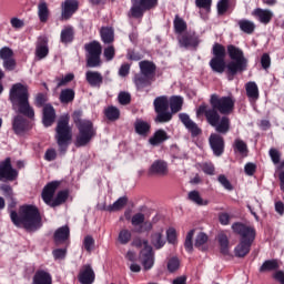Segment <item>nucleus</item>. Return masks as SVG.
Instances as JSON below:
<instances>
[{"label": "nucleus", "instance_id": "obj_35", "mask_svg": "<svg viewBox=\"0 0 284 284\" xmlns=\"http://www.w3.org/2000/svg\"><path fill=\"white\" fill-rule=\"evenodd\" d=\"M132 241V231L128 229L120 230L118 234V242L120 245H128Z\"/></svg>", "mask_w": 284, "mask_h": 284}, {"label": "nucleus", "instance_id": "obj_54", "mask_svg": "<svg viewBox=\"0 0 284 284\" xmlns=\"http://www.w3.org/2000/svg\"><path fill=\"white\" fill-rule=\"evenodd\" d=\"M192 239H194V230H191L186 234V239H185V243H184V247H185L186 252H192V250L194 247L192 244Z\"/></svg>", "mask_w": 284, "mask_h": 284}, {"label": "nucleus", "instance_id": "obj_23", "mask_svg": "<svg viewBox=\"0 0 284 284\" xmlns=\"http://www.w3.org/2000/svg\"><path fill=\"white\" fill-rule=\"evenodd\" d=\"M85 79L91 88L103 85V75L99 71H87Z\"/></svg>", "mask_w": 284, "mask_h": 284}, {"label": "nucleus", "instance_id": "obj_12", "mask_svg": "<svg viewBox=\"0 0 284 284\" xmlns=\"http://www.w3.org/2000/svg\"><path fill=\"white\" fill-rule=\"evenodd\" d=\"M19 176V172L12 169L10 158H7L3 162L0 163V181H16Z\"/></svg>", "mask_w": 284, "mask_h": 284}, {"label": "nucleus", "instance_id": "obj_25", "mask_svg": "<svg viewBox=\"0 0 284 284\" xmlns=\"http://www.w3.org/2000/svg\"><path fill=\"white\" fill-rule=\"evenodd\" d=\"M32 284H52V275L43 270L37 271Z\"/></svg>", "mask_w": 284, "mask_h": 284}, {"label": "nucleus", "instance_id": "obj_40", "mask_svg": "<svg viewBox=\"0 0 284 284\" xmlns=\"http://www.w3.org/2000/svg\"><path fill=\"white\" fill-rule=\"evenodd\" d=\"M217 241H219L222 254H229L230 240L227 239V235H225L224 233H220L217 235Z\"/></svg>", "mask_w": 284, "mask_h": 284}, {"label": "nucleus", "instance_id": "obj_17", "mask_svg": "<svg viewBox=\"0 0 284 284\" xmlns=\"http://www.w3.org/2000/svg\"><path fill=\"white\" fill-rule=\"evenodd\" d=\"M180 48H196L199 45V37L192 33H182L178 36Z\"/></svg>", "mask_w": 284, "mask_h": 284}, {"label": "nucleus", "instance_id": "obj_18", "mask_svg": "<svg viewBox=\"0 0 284 284\" xmlns=\"http://www.w3.org/2000/svg\"><path fill=\"white\" fill-rule=\"evenodd\" d=\"M78 278L81 284L94 283L95 275H94V270H92V266H90V264L82 266Z\"/></svg>", "mask_w": 284, "mask_h": 284}, {"label": "nucleus", "instance_id": "obj_2", "mask_svg": "<svg viewBox=\"0 0 284 284\" xmlns=\"http://www.w3.org/2000/svg\"><path fill=\"white\" fill-rule=\"evenodd\" d=\"M11 221L17 227H23L27 232H37L41 227V213L34 205H23L19 213L11 211Z\"/></svg>", "mask_w": 284, "mask_h": 284}, {"label": "nucleus", "instance_id": "obj_5", "mask_svg": "<svg viewBox=\"0 0 284 284\" xmlns=\"http://www.w3.org/2000/svg\"><path fill=\"white\" fill-rule=\"evenodd\" d=\"M74 123L79 130V134L75 138V148H85L97 136V128L90 120L75 118Z\"/></svg>", "mask_w": 284, "mask_h": 284}, {"label": "nucleus", "instance_id": "obj_51", "mask_svg": "<svg viewBox=\"0 0 284 284\" xmlns=\"http://www.w3.org/2000/svg\"><path fill=\"white\" fill-rule=\"evenodd\" d=\"M235 150L240 152V154L247 156V144L243 142V140H235L234 142Z\"/></svg>", "mask_w": 284, "mask_h": 284}, {"label": "nucleus", "instance_id": "obj_53", "mask_svg": "<svg viewBox=\"0 0 284 284\" xmlns=\"http://www.w3.org/2000/svg\"><path fill=\"white\" fill-rule=\"evenodd\" d=\"M61 103H70L72 101V89L62 90L60 93Z\"/></svg>", "mask_w": 284, "mask_h": 284}, {"label": "nucleus", "instance_id": "obj_50", "mask_svg": "<svg viewBox=\"0 0 284 284\" xmlns=\"http://www.w3.org/2000/svg\"><path fill=\"white\" fill-rule=\"evenodd\" d=\"M207 243V235L205 233L197 234L195 239V247L199 250H205V245Z\"/></svg>", "mask_w": 284, "mask_h": 284}, {"label": "nucleus", "instance_id": "obj_4", "mask_svg": "<svg viewBox=\"0 0 284 284\" xmlns=\"http://www.w3.org/2000/svg\"><path fill=\"white\" fill-rule=\"evenodd\" d=\"M232 230L235 234L241 235L240 245L235 247V256L243 258V256L250 254V247H252V243H254V239H256V230L239 222L232 225Z\"/></svg>", "mask_w": 284, "mask_h": 284}, {"label": "nucleus", "instance_id": "obj_16", "mask_svg": "<svg viewBox=\"0 0 284 284\" xmlns=\"http://www.w3.org/2000/svg\"><path fill=\"white\" fill-rule=\"evenodd\" d=\"M151 245H153L154 250H163L165 244L168 243V239H165L164 230L161 227L158 231H154L150 236Z\"/></svg>", "mask_w": 284, "mask_h": 284}, {"label": "nucleus", "instance_id": "obj_22", "mask_svg": "<svg viewBox=\"0 0 284 284\" xmlns=\"http://www.w3.org/2000/svg\"><path fill=\"white\" fill-rule=\"evenodd\" d=\"M252 16L256 17L260 23H264V26H267V23L272 21V17H274V12H272V10H268V9L257 8L252 12Z\"/></svg>", "mask_w": 284, "mask_h": 284}, {"label": "nucleus", "instance_id": "obj_24", "mask_svg": "<svg viewBox=\"0 0 284 284\" xmlns=\"http://www.w3.org/2000/svg\"><path fill=\"white\" fill-rule=\"evenodd\" d=\"M68 239H70V227L61 226L58 230H55L53 235V241L55 245H63V243H65Z\"/></svg>", "mask_w": 284, "mask_h": 284}, {"label": "nucleus", "instance_id": "obj_19", "mask_svg": "<svg viewBox=\"0 0 284 284\" xmlns=\"http://www.w3.org/2000/svg\"><path fill=\"white\" fill-rule=\"evenodd\" d=\"M133 82L138 90H143V88H149V85H152L154 78L140 72L134 75Z\"/></svg>", "mask_w": 284, "mask_h": 284}, {"label": "nucleus", "instance_id": "obj_8", "mask_svg": "<svg viewBox=\"0 0 284 284\" xmlns=\"http://www.w3.org/2000/svg\"><path fill=\"white\" fill-rule=\"evenodd\" d=\"M72 139V129L70 128V116L62 115L55 128L57 143H63V140L70 141Z\"/></svg>", "mask_w": 284, "mask_h": 284}, {"label": "nucleus", "instance_id": "obj_6", "mask_svg": "<svg viewBox=\"0 0 284 284\" xmlns=\"http://www.w3.org/2000/svg\"><path fill=\"white\" fill-rule=\"evenodd\" d=\"M227 52L230 59H232L226 65L229 74L234 77L237 72H245V70H247V59L243 54V50L230 44Z\"/></svg>", "mask_w": 284, "mask_h": 284}, {"label": "nucleus", "instance_id": "obj_1", "mask_svg": "<svg viewBox=\"0 0 284 284\" xmlns=\"http://www.w3.org/2000/svg\"><path fill=\"white\" fill-rule=\"evenodd\" d=\"M210 103L212 108H209L207 104H201L196 110V116L204 114L206 122L215 129V132L227 134V132H230V118H221V114H232L236 101L232 97L221 98L217 94H212Z\"/></svg>", "mask_w": 284, "mask_h": 284}, {"label": "nucleus", "instance_id": "obj_30", "mask_svg": "<svg viewBox=\"0 0 284 284\" xmlns=\"http://www.w3.org/2000/svg\"><path fill=\"white\" fill-rule=\"evenodd\" d=\"M163 141H168V133L163 130H158L153 136L149 139L150 145H161Z\"/></svg>", "mask_w": 284, "mask_h": 284}, {"label": "nucleus", "instance_id": "obj_41", "mask_svg": "<svg viewBox=\"0 0 284 284\" xmlns=\"http://www.w3.org/2000/svg\"><path fill=\"white\" fill-rule=\"evenodd\" d=\"M173 26L176 34L179 36L183 34V32L187 30V23H185V21L179 16L175 17Z\"/></svg>", "mask_w": 284, "mask_h": 284}, {"label": "nucleus", "instance_id": "obj_21", "mask_svg": "<svg viewBox=\"0 0 284 284\" xmlns=\"http://www.w3.org/2000/svg\"><path fill=\"white\" fill-rule=\"evenodd\" d=\"M170 170L165 161L158 160L149 169V174H156L158 176H168Z\"/></svg>", "mask_w": 284, "mask_h": 284}, {"label": "nucleus", "instance_id": "obj_15", "mask_svg": "<svg viewBox=\"0 0 284 284\" xmlns=\"http://www.w3.org/2000/svg\"><path fill=\"white\" fill-rule=\"evenodd\" d=\"M179 119L192 136H199V134H201V128H199V124H196V122H194L190 115H187V113H180Z\"/></svg>", "mask_w": 284, "mask_h": 284}, {"label": "nucleus", "instance_id": "obj_58", "mask_svg": "<svg viewBox=\"0 0 284 284\" xmlns=\"http://www.w3.org/2000/svg\"><path fill=\"white\" fill-rule=\"evenodd\" d=\"M83 246L87 252H92L94 250V239L90 235L84 237Z\"/></svg>", "mask_w": 284, "mask_h": 284}, {"label": "nucleus", "instance_id": "obj_34", "mask_svg": "<svg viewBox=\"0 0 284 284\" xmlns=\"http://www.w3.org/2000/svg\"><path fill=\"white\" fill-rule=\"evenodd\" d=\"M100 34L103 43H112L114 41V29L110 27H102Z\"/></svg>", "mask_w": 284, "mask_h": 284}, {"label": "nucleus", "instance_id": "obj_49", "mask_svg": "<svg viewBox=\"0 0 284 284\" xmlns=\"http://www.w3.org/2000/svg\"><path fill=\"white\" fill-rule=\"evenodd\" d=\"M144 221H145V214L136 213L131 217V225H133V227H141Z\"/></svg>", "mask_w": 284, "mask_h": 284}, {"label": "nucleus", "instance_id": "obj_62", "mask_svg": "<svg viewBox=\"0 0 284 284\" xmlns=\"http://www.w3.org/2000/svg\"><path fill=\"white\" fill-rule=\"evenodd\" d=\"M195 4L197 8H204V10L210 11L212 0H195Z\"/></svg>", "mask_w": 284, "mask_h": 284}, {"label": "nucleus", "instance_id": "obj_10", "mask_svg": "<svg viewBox=\"0 0 284 284\" xmlns=\"http://www.w3.org/2000/svg\"><path fill=\"white\" fill-rule=\"evenodd\" d=\"M139 258L146 272L154 267V250L146 240L143 241V248L140 252Z\"/></svg>", "mask_w": 284, "mask_h": 284}, {"label": "nucleus", "instance_id": "obj_20", "mask_svg": "<svg viewBox=\"0 0 284 284\" xmlns=\"http://www.w3.org/2000/svg\"><path fill=\"white\" fill-rule=\"evenodd\" d=\"M57 119V112L54 111V106L52 104H45L43 108L42 123L44 128H50L54 120Z\"/></svg>", "mask_w": 284, "mask_h": 284}, {"label": "nucleus", "instance_id": "obj_60", "mask_svg": "<svg viewBox=\"0 0 284 284\" xmlns=\"http://www.w3.org/2000/svg\"><path fill=\"white\" fill-rule=\"evenodd\" d=\"M53 254V258L55 261H62V258L65 257V255L68 254V250L65 248H55L52 251Z\"/></svg>", "mask_w": 284, "mask_h": 284}, {"label": "nucleus", "instance_id": "obj_27", "mask_svg": "<svg viewBox=\"0 0 284 284\" xmlns=\"http://www.w3.org/2000/svg\"><path fill=\"white\" fill-rule=\"evenodd\" d=\"M210 68L213 70V72L223 74L227 65L225 64V59L212 58L210 61Z\"/></svg>", "mask_w": 284, "mask_h": 284}, {"label": "nucleus", "instance_id": "obj_28", "mask_svg": "<svg viewBox=\"0 0 284 284\" xmlns=\"http://www.w3.org/2000/svg\"><path fill=\"white\" fill-rule=\"evenodd\" d=\"M139 65L140 73L146 74L148 77L154 79V72H156V65H154V63H152L151 61H141Z\"/></svg>", "mask_w": 284, "mask_h": 284}, {"label": "nucleus", "instance_id": "obj_13", "mask_svg": "<svg viewBox=\"0 0 284 284\" xmlns=\"http://www.w3.org/2000/svg\"><path fill=\"white\" fill-rule=\"evenodd\" d=\"M211 150L215 156H221L225 150V141H223V136L216 133H212L209 139Z\"/></svg>", "mask_w": 284, "mask_h": 284}, {"label": "nucleus", "instance_id": "obj_9", "mask_svg": "<svg viewBox=\"0 0 284 284\" xmlns=\"http://www.w3.org/2000/svg\"><path fill=\"white\" fill-rule=\"evenodd\" d=\"M88 52L87 65L89 68H99L101 65V43L93 41L85 45Z\"/></svg>", "mask_w": 284, "mask_h": 284}, {"label": "nucleus", "instance_id": "obj_64", "mask_svg": "<svg viewBox=\"0 0 284 284\" xmlns=\"http://www.w3.org/2000/svg\"><path fill=\"white\" fill-rule=\"evenodd\" d=\"M114 47L110 45L106 49H104V57L106 59V61H112V59H114Z\"/></svg>", "mask_w": 284, "mask_h": 284}, {"label": "nucleus", "instance_id": "obj_39", "mask_svg": "<svg viewBox=\"0 0 284 284\" xmlns=\"http://www.w3.org/2000/svg\"><path fill=\"white\" fill-rule=\"evenodd\" d=\"M49 52L50 50L48 49V42L45 40H43L37 45L36 55L39 60L45 59Z\"/></svg>", "mask_w": 284, "mask_h": 284}, {"label": "nucleus", "instance_id": "obj_52", "mask_svg": "<svg viewBox=\"0 0 284 284\" xmlns=\"http://www.w3.org/2000/svg\"><path fill=\"white\" fill-rule=\"evenodd\" d=\"M12 57H14V52L12 51V49L8 47H3L0 49V59H2V61H8L9 59H12Z\"/></svg>", "mask_w": 284, "mask_h": 284}, {"label": "nucleus", "instance_id": "obj_37", "mask_svg": "<svg viewBox=\"0 0 284 284\" xmlns=\"http://www.w3.org/2000/svg\"><path fill=\"white\" fill-rule=\"evenodd\" d=\"M170 108L171 112H181V109L183 108V98L179 95H173L170 99Z\"/></svg>", "mask_w": 284, "mask_h": 284}, {"label": "nucleus", "instance_id": "obj_59", "mask_svg": "<svg viewBox=\"0 0 284 284\" xmlns=\"http://www.w3.org/2000/svg\"><path fill=\"white\" fill-rule=\"evenodd\" d=\"M181 262L176 257H172L168 263L169 272H176V270H179Z\"/></svg>", "mask_w": 284, "mask_h": 284}, {"label": "nucleus", "instance_id": "obj_61", "mask_svg": "<svg viewBox=\"0 0 284 284\" xmlns=\"http://www.w3.org/2000/svg\"><path fill=\"white\" fill-rule=\"evenodd\" d=\"M230 0H220L217 2L219 14H225L227 12Z\"/></svg>", "mask_w": 284, "mask_h": 284}, {"label": "nucleus", "instance_id": "obj_63", "mask_svg": "<svg viewBox=\"0 0 284 284\" xmlns=\"http://www.w3.org/2000/svg\"><path fill=\"white\" fill-rule=\"evenodd\" d=\"M217 181L221 183V185H223L225 190H232V183H230V180H227L225 175H220Z\"/></svg>", "mask_w": 284, "mask_h": 284}, {"label": "nucleus", "instance_id": "obj_45", "mask_svg": "<svg viewBox=\"0 0 284 284\" xmlns=\"http://www.w3.org/2000/svg\"><path fill=\"white\" fill-rule=\"evenodd\" d=\"M274 270H278V261L268 260L263 263V265L260 268V272H272Z\"/></svg>", "mask_w": 284, "mask_h": 284}, {"label": "nucleus", "instance_id": "obj_57", "mask_svg": "<svg viewBox=\"0 0 284 284\" xmlns=\"http://www.w3.org/2000/svg\"><path fill=\"white\" fill-rule=\"evenodd\" d=\"M4 70H8V72H12V70H16L17 68V60L14 58H9V60H4L2 63Z\"/></svg>", "mask_w": 284, "mask_h": 284}, {"label": "nucleus", "instance_id": "obj_44", "mask_svg": "<svg viewBox=\"0 0 284 284\" xmlns=\"http://www.w3.org/2000/svg\"><path fill=\"white\" fill-rule=\"evenodd\" d=\"M104 114L109 121H116V119H119L121 115V112L116 106H108L104 111Z\"/></svg>", "mask_w": 284, "mask_h": 284}, {"label": "nucleus", "instance_id": "obj_32", "mask_svg": "<svg viewBox=\"0 0 284 284\" xmlns=\"http://www.w3.org/2000/svg\"><path fill=\"white\" fill-rule=\"evenodd\" d=\"M187 199L189 201H191V203H194L195 205H210V201L207 200H203V197H201V193H199V191H191L187 194Z\"/></svg>", "mask_w": 284, "mask_h": 284}, {"label": "nucleus", "instance_id": "obj_48", "mask_svg": "<svg viewBox=\"0 0 284 284\" xmlns=\"http://www.w3.org/2000/svg\"><path fill=\"white\" fill-rule=\"evenodd\" d=\"M213 59H224L225 60V47L215 43L213 45Z\"/></svg>", "mask_w": 284, "mask_h": 284}, {"label": "nucleus", "instance_id": "obj_47", "mask_svg": "<svg viewBox=\"0 0 284 284\" xmlns=\"http://www.w3.org/2000/svg\"><path fill=\"white\" fill-rule=\"evenodd\" d=\"M155 123H168L172 121V113L168 111L156 112Z\"/></svg>", "mask_w": 284, "mask_h": 284}, {"label": "nucleus", "instance_id": "obj_7", "mask_svg": "<svg viewBox=\"0 0 284 284\" xmlns=\"http://www.w3.org/2000/svg\"><path fill=\"white\" fill-rule=\"evenodd\" d=\"M60 185H61V181H52L44 186L42 191V199L44 203H47V205H51V207H57V205H61V203H65L68 199V191H60L57 194V197L52 200L54 196V192L59 190Z\"/></svg>", "mask_w": 284, "mask_h": 284}, {"label": "nucleus", "instance_id": "obj_42", "mask_svg": "<svg viewBox=\"0 0 284 284\" xmlns=\"http://www.w3.org/2000/svg\"><path fill=\"white\" fill-rule=\"evenodd\" d=\"M62 20L68 21L70 17H72V0H65L62 3V13H61Z\"/></svg>", "mask_w": 284, "mask_h": 284}, {"label": "nucleus", "instance_id": "obj_29", "mask_svg": "<svg viewBox=\"0 0 284 284\" xmlns=\"http://www.w3.org/2000/svg\"><path fill=\"white\" fill-rule=\"evenodd\" d=\"M237 24L240 26V30L245 32V34H253L254 30H256V24L252 20L242 19Z\"/></svg>", "mask_w": 284, "mask_h": 284}, {"label": "nucleus", "instance_id": "obj_31", "mask_svg": "<svg viewBox=\"0 0 284 284\" xmlns=\"http://www.w3.org/2000/svg\"><path fill=\"white\" fill-rule=\"evenodd\" d=\"M38 17L41 23H45L50 17V9H48V3L45 1H40L38 4Z\"/></svg>", "mask_w": 284, "mask_h": 284}, {"label": "nucleus", "instance_id": "obj_14", "mask_svg": "<svg viewBox=\"0 0 284 284\" xmlns=\"http://www.w3.org/2000/svg\"><path fill=\"white\" fill-rule=\"evenodd\" d=\"M12 130L17 136H23L28 130H30V125H28V120L22 115H16L12 120Z\"/></svg>", "mask_w": 284, "mask_h": 284}, {"label": "nucleus", "instance_id": "obj_3", "mask_svg": "<svg viewBox=\"0 0 284 284\" xmlns=\"http://www.w3.org/2000/svg\"><path fill=\"white\" fill-rule=\"evenodd\" d=\"M10 101L12 103L13 110L18 112V114H23V116H28V119H32L34 116V109L30 105V93H28V85L22 83H16L10 89Z\"/></svg>", "mask_w": 284, "mask_h": 284}, {"label": "nucleus", "instance_id": "obj_11", "mask_svg": "<svg viewBox=\"0 0 284 284\" xmlns=\"http://www.w3.org/2000/svg\"><path fill=\"white\" fill-rule=\"evenodd\" d=\"M156 3L158 0H132L131 16L139 19V17H143L145 10H151Z\"/></svg>", "mask_w": 284, "mask_h": 284}, {"label": "nucleus", "instance_id": "obj_33", "mask_svg": "<svg viewBox=\"0 0 284 284\" xmlns=\"http://www.w3.org/2000/svg\"><path fill=\"white\" fill-rule=\"evenodd\" d=\"M134 128L136 134H140V136H146V134L150 132V123L143 120H136Z\"/></svg>", "mask_w": 284, "mask_h": 284}, {"label": "nucleus", "instance_id": "obj_56", "mask_svg": "<svg viewBox=\"0 0 284 284\" xmlns=\"http://www.w3.org/2000/svg\"><path fill=\"white\" fill-rule=\"evenodd\" d=\"M57 81V88H63L67 83H70L72 81V73H69L62 78H55Z\"/></svg>", "mask_w": 284, "mask_h": 284}, {"label": "nucleus", "instance_id": "obj_38", "mask_svg": "<svg viewBox=\"0 0 284 284\" xmlns=\"http://www.w3.org/2000/svg\"><path fill=\"white\" fill-rule=\"evenodd\" d=\"M246 94L253 101L258 99V85H256V82L246 83Z\"/></svg>", "mask_w": 284, "mask_h": 284}, {"label": "nucleus", "instance_id": "obj_43", "mask_svg": "<svg viewBox=\"0 0 284 284\" xmlns=\"http://www.w3.org/2000/svg\"><path fill=\"white\" fill-rule=\"evenodd\" d=\"M60 41L61 43H64V45H68V43L72 42V27H65L61 31Z\"/></svg>", "mask_w": 284, "mask_h": 284}, {"label": "nucleus", "instance_id": "obj_26", "mask_svg": "<svg viewBox=\"0 0 284 284\" xmlns=\"http://www.w3.org/2000/svg\"><path fill=\"white\" fill-rule=\"evenodd\" d=\"M153 105L155 112H168V109L170 108V101L168 100V97L161 95L155 98Z\"/></svg>", "mask_w": 284, "mask_h": 284}, {"label": "nucleus", "instance_id": "obj_46", "mask_svg": "<svg viewBox=\"0 0 284 284\" xmlns=\"http://www.w3.org/2000/svg\"><path fill=\"white\" fill-rule=\"evenodd\" d=\"M197 168L204 172V174H209V176H214V164L211 162H202L197 164Z\"/></svg>", "mask_w": 284, "mask_h": 284}, {"label": "nucleus", "instance_id": "obj_55", "mask_svg": "<svg viewBox=\"0 0 284 284\" xmlns=\"http://www.w3.org/2000/svg\"><path fill=\"white\" fill-rule=\"evenodd\" d=\"M166 241L171 243V245L176 244V230L174 227L166 230Z\"/></svg>", "mask_w": 284, "mask_h": 284}, {"label": "nucleus", "instance_id": "obj_36", "mask_svg": "<svg viewBox=\"0 0 284 284\" xmlns=\"http://www.w3.org/2000/svg\"><path fill=\"white\" fill-rule=\"evenodd\" d=\"M128 204V197H120L113 204L105 207L106 212H119Z\"/></svg>", "mask_w": 284, "mask_h": 284}]
</instances>
